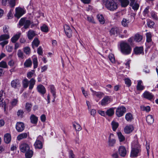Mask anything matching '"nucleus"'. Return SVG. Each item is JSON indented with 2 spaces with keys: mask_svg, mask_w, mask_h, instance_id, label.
<instances>
[{
  "mask_svg": "<svg viewBox=\"0 0 158 158\" xmlns=\"http://www.w3.org/2000/svg\"><path fill=\"white\" fill-rule=\"evenodd\" d=\"M120 48L121 52L125 55L130 54L132 51V48L130 44L125 41H123L121 42Z\"/></svg>",
  "mask_w": 158,
  "mask_h": 158,
  "instance_id": "nucleus-1",
  "label": "nucleus"
},
{
  "mask_svg": "<svg viewBox=\"0 0 158 158\" xmlns=\"http://www.w3.org/2000/svg\"><path fill=\"white\" fill-rule=\"evenodd\" d=\"M105 3L106 7L110 11H114L118 8V5L114 0H106Z\"/></svg>",
  "mask_w": 158,
  "mask_h": 158,
  "instance_id": "nucleus-2",
  "label": "nucleus"
},
{
  "mask_svg": "<svg viewBox=\"0 0 158 158\" xmlns=\"http://www.w3.org/2000/svg\"><path fill=\"white\" fill-rule=\"evenodd\" d=\"M140 146L139 144H137L136 146L132 144L131 156L133 157H137L140 152Z\"/></svg>",
  "mask_w": 158,
  "mask_h": 158,
  "instance_id": "nucleus-3",
  "label": "nucleus"
},
{
  "mask_svg": "<svg viewBox=\"0 0 158 158\" xmlns=\"http://www.w3.org/2000/svg\"><path fill=\"white\" fill-rule=\"evenodd\" d=\"M9 35L8 34L2 35L0 36V41H2L0 43V44L2 48H3L4 46L7 44L8 43V39L9 38Z\"/></svg>",
  "mask_w": 158,
  "mask_h": 158,
  "instance_id": "nucleus-4",
  "label": "nucleus"
},
{
  "mask_svg": "<svg viewBox=\"0 0 158 158\" xmlns=\"http://www.w3.org/2000/svg\"><path fill=\"white\" fill-rule=\"evenodd\" d=\"M31 24V21L29 20H26L24 18H21L19 22V24L20 26L24 25L23 27L26 29L29 28Z\"/></svg>",
  "mask_w": 158,
  "mask_h": 158,
  "instance_id": "nucleus-5",
  "label": "nucleus"
},
{
  "mask_svg": "<svg viewBox=\"0 0 158 158\" xmlns=\"http://www.w3.org/2000/svg\"><path fill=\"white\" fill-rule=\"evenodd\" d=\"M122 31V30L121 28L114 27L111 29L109 31V32L111 35H115L116 34L117 35L119 34Z\"/></svg>",
  "mask_w": 158,
  "mask_h": 158,
  "instance_id": "nucleus-6",
  "label": "nucleus"
},
{
  "mask_svg": "<svg viewBox=\"0 0 158 158\" xmlns=\"http://www.w3.org/2000/svg\"><path fill=\"white\" fill-rule=\"evenodd\" d=\"M43 139V137L41 136H39L37 138L34 146L35 148L39 149H41L43 147V145L41 141Z\"/></svg>",
  "mask_w": 158,
  "mask_h": 158,
  "instance_id": "nucleus-7",
  "label": "nucleus"
},
{
  "mask_svg": "<svg viewBox=\"0 0 158 158\" xmlns=\"http://www.w3.org/2000/svg\"><path fill=\"white\" fill-rule=\"evenodd\" d=\"M116 143V140L114 135L113 134L110 133L109 136L108 142V145L109 147H113Z\"/></svg>",
  "mask_w": 158,
  "mask_h": 158,
  "instance_id": "nucleus-8",
  "label": "nucleus"
},
{
  "mask_svg": "<svg viewBox=\"0 0 158 158\" xmlns=\"http://www.w3.org/2000/svg\"><path fill=\"white\" fill-rule=\"evenodd\" d=\"M126 112V108L123 106L118 107L116 111V114L118 117L122 116Z\"/></svg>",
  "mask_w": 158,
  "mask_h": 158,
  "instance_id": "nucleus-9",
  "label": "nucleus"
},
{
  "mask_svg": "<svg viewBox=\"0 0 158 158\" xmlns=\"http://www.w3.org/2000/svg\"><path fill=\"white\" fill-rule=\"evenodd\" d=\"M111 101V97L106 96L101 101V104L102 106H105L110 103Z\"/></svg>",
  "mask_w": 158,
  "mask_h": 158,
  "instance_id": "nucleus-10",
  "label": "nucleus"
},
{
  "mask_svg": "<svg viewBox=\"0 0 158 158\" xmlns=\"http://www.w3.org/2000/svg\"><path fill=\"white\" fill-rule=\"evenodd\" d=\"M118 152L120 156L124 157L127 154V151L124 146H121L119 147L118 149Z\"/></svg>",
  "mask_w": 158,
  "mask_h": 158,
  "instance_id": "nucleus-11",
  "label": "nucleus"
},
{
  "mask_svg": "<svg viewBox=\"0 0 158 158\" xmlns=\"http://www.w3.org/2000/svg\"><path fill=\"white\" fill-rule=\"evenodd\" d=\"M15 11L16 13L15 16L18 19L19 18L25 13V11L24 10L21 8H16Z\"/></svg>",
  "mask_w": 158,
  "mask_h": 158,
  "instance_id": "nucleus-12",
  "label": "nucleus"
},
{
  "mask_svg": "<svg viewBox=\"0 0 158 158\" xmlns=\"http://www.w3.org/2000/svg\"><path fill=\"white\" fill-rule=\"evenodd\" d=\"M64 27L67 36L69 38L72 37V31L70 27L68 25L65 24L64 26Z\"/></svg>",
  "mask_w": 158,
  "mask_h": 158,
  "instance_id": "nucleus-13",
  "label": "nucleus"
},
{
  "mask_svg": "<svg viewBox=\"0 0 158 158\" xmlns=\"http://www.w3.org/2000/svg\"><path fill=\"white\" fill-rule=\"evenodd\" d=\"M25 128L24 123L22 122H18L16 125V128L18 132H21Z\"/></svg>",
  "mask_w": 158,
  "mask_h": 158,
  "instance_id": "nucleus-14",
  "label": "nucleus"
},
{
  "mask_svg": "<svg viewBox=\"0 0 158 158\" xmlns=\"http://www.w3.org/2000/svg\"><path fill=\"white\" fill-rule=\"evenodd\" d=\"M20 150L23 152H26L30 150L29 145L26 143L22 144L20 147Z\"/></svg>",
  "mask_w": 158,
  "mask_h": 158,
  "instance_id": "nucleus-15",
  "label": "nucleus"
},
{
  "mask_svg": "<svg viewBox=\"0 0 158 158\" xmlns=\"http://www.w3.org/2000/svg\"><path fill=\"white\" fill-rule=\"evenodd\" d=\"M134 51L136 55L143 54V48L142 47H135L134 49Z\"/></svg>",
  "mask_w": 158,
  "mask_h": 158,
  "instance_id": "nucleus-16",
  "label": "nucleus"
},
{
  "mask_svg": "<svg viewBox=\"0 0 158 158\" xmlns=\"http://www.w3.org/2000/svg\"><path fill=\"white\" fill-rule=\"evenodd\" d=\"M11 85L15 88H18L20 87V82L18 80H13L11 81Z\"/></svg>",
  "mask_w": 158,
  "mask_h": 158,
  "instance_id": "nucleus-17",
  "label": "nucleus"
},
{
  "mask_svg": "<svg viewBox=\"0 0 158 158\" xmlns=\"http://www.w3.org/2000/svg\"><path fill=\"white\" fill-rule=\"evenodd\" d=\"M37 89L38 92L42 94H44L46 92L45 88L42 85H40L37 86Z\"/></svg>",
  "mask_w": 158,
  "mask_h": 158,
  "instance_id": "nucleus-18",
  "label": "nucleus"
},
{
  "mask_svg": "<svg viewBox=\"0 0 158 158\" xmlns=\"http://www.w3.org/2000/svg\"><path fill=\"white\" fill-rule=\"evenodd\" d=\"M134 129L132 125H127L124 129V131L126 133L129 134Z\"/></svg>",
  "mask_w": 158,
  "mask_h": 158,
  "instance_id": "nucleus-19",
  "label": "nucleus"
},
{
  "mask_svg": "<svg viewBox=\"0 0 158 158\" xmlns=\"http://www.w3.org/2000/svg\"><path fill=\"white\" fill-rule=\"evenodd\" d=\"M143 96L144 98L149 100L152 99L153 97V95L151 93L147 91H146L144 93Z\"/></svg>",
  "mask_w": 158,
  "mask_h": 158,
  "instance_id": "nucleus-20",
  "label": "nucleus"
},
{
  "mask_svg": "<svg viewBox=\"0 0 158 158\" xmlns=\"http://www.w3.org/2000/svg\"><path fill=\"white\" fill-rule=\"evenodd\" d=\"M35 35L36 34L34 31L30 30L27 33V37L29 39L31 40L35 36Z\"/></svg>",
  "mask_w": 158,
  "mask_h": 158,
  "instance_id": "nucleus-21",
  "label": "nucleus"
},
{
  "mask_svg": "<svg viewBox=\"0 0 158 158\" xmlns=\"http://www.w3.org/2000/svg\"><path fill=\"white\" fill-rule=\"evenodd\" d=\"M115 108H111L108 109L106 111V114L108 116H111L114 114V110Z\"/></svg>",
  "mask_w": 158,
  "mask_h": 158,
  "instance_id": "nucleus-22",
  "label": "nucleus"
},
{
  "mask_svg": "<svg viewBox=\"0 0 158 158\" xmlns=\"http://www.w3.org/2000/svg\"><path fill=\"white\" fill-rule=\"evenodd\" d=\"M120 2L121 6L123 7H127L129 3V0H118Z\"/></svg>",
  "mask_w": 158,
  "mask_h": 158,
  "instance_id": "nucleus-23",
  "label": "nucleus"
},
{
  "mask_svg": "<svg viewBox=\"0 0 158 158\" xmlns=\"http://www.w3.org/2000/svg\"><path fill=\"white\" fill-rule=\"evenodd\" d=\"M31 122L33 124H36L37 123L38 118L33 114H31L30 118Z\"/></svg>",
  "mask_w": 158,
  "mask_h": 158,
  "instance_id": "nucleus-24",
  "label": "nucleus"
},
{
  "mask_svg": "<svg viewBox=\"0 0 158 158\" xmlns=\"http://www.w3.org/2000/svg\"><path fill=\"white\" fill-rule=\"evenodd\" d=\"M145 87L143 86V82L142 81H138L137 89L138 90H142L144 89Z\"/></svg>",
  "mask_w": 158,
  "mask_h": 158,
  "instance_id": "nucleus-25",
  "label": "nucleus"
},
{
  "mask_svg": "<svg viewBox=\"0 0 158 158\" xmlns=\"http://www.w3.org/2000/svg\"><path fill=\"white\" fill-rule=\"evenodd\" d=\"M143 39V36L138 33L135 34L134 36V40L136 42H140Z\"/></svg>",
  "mask_w": 158,
  "mask_h": 158,
  "instance_id": "nucleus-26",
  "label": "nucleus"
},
{
  "mask_svg": "<svg viewBox=\"0 0 158 158\" xmlns=\"http://www.w3.org/2000/svg\"><path fill=\"white\" fill-rule=\"evenodd\" d=\"M11 136L10 134L6 133L5 135L4 136V140L6 143H9L11 141Z\"/></svg>",
  "mask_w": 158,
  "mask_h": 158,
  "instance_id": "nucleus-27",
  "label": "nucleus"
},
{
  "mask_svg": "<svg viewBox=\"0 0 158 158\" xmlns=\"http://www.w3.org/2000/svg\"><path fill=\"white\" fill-rule=\"evenodd\" d=\"M28 134L26 133H23L19 135L17 137V139L18 140H20L23 139H25L27 137Z\"/></svg>",
  "mask_w": 158,
  "mask_h": 158,
  "instance_id": "nucleus-28",
  "label": "nucleus"
},
{
  "mask_svg": "<svg viewBox=\"0 0 158 158\" xmlns=\"http://www.w3.org/2000/svg\"><path fill=\"white\" fill-rule=\"evenodd\" d=\"M21 34L20 32H18L16 34L13 36L11 39L12 42L15 43L18 40Z\"/></svg>",
  "mask_w": 158,
  "mask_h": 158,
  "instance_id": "nucleus-29",
  "label": "nucleus"
},
{
  "mask_svg": "<svg viewBox=\"0 0 158 158\" xmlns=\"http://www.w3.org/2000/svg\"><path fill=\"white\" fill-rule=\"evenodd\" d=\"M51 93L52 94L53 97L55 98L56 97V92L55 91L56 89L53 85H50L48 87Z\"/></svg>",
  "mask_w": 158,
  "mask_h": 158,
  "instance_id": "nucleus-30",
  "label": "nucleus"
},
{
  "mask_svg": "<svg viewBox=\"0 0 158 158\" xmlns=\"http://www.w3.org/2000/svg\"><path fill=\"white\" fill-rule=\"evenodd\" d=\"M146 121L148 124H151L154 121V118L152 115H149L146 117Z\"/></svg>",
  "mask_w": 158,
  "mask_h": 158,
  "instance_id": "nucleus-31",
  "label": "nucleus"
},
{
  "mask_svg": "<svg viewBox=\"0 0 158 158\" xmlns=\"http://www.w3.org/2000/svg\"><path fill=\"white\" fill-rule=\"evenodd\" d=\"M125 118L127 121L131 122L133 119V117L131 113H128L126 114Z\"/></svg>",
  "mask_w": 158,
  "mask_h": 158,
  "instance_id": "nucleus-32",
  "label": "nucleus"
},
{
  "mask_svg": "<svg viewBox=\"0 0 158 158\" xmlns=\"http://www.w3.org/2000/svg\"><path fill=\"white\" fill-rule=\"evenodd\" d=\"M32 64V62L30 59L26 60L24 63V65L25 67H31Z\"/></svg>",
  "mask_w": 158,
  "mask_h": 158,
  "instance_id": "nucleus-33",
  "label": "nucleus"
},
{
  "mask_svg": "<svg viewBox=\"0 0 158 158\" xmlns=\"http://www.w3.org/2000/svg\"><path fill=\"white\" fill-rule=\"evenodd\" d=\"M111 125L112 126L113 131H115L118 126L119 124L118 122L114 121H113L111 122Z\"/></svg>",
  "mask_w": 158,
  "mask_h": 158,
  "instance_id": "nucleus-34",
  "label": "nucleus"
},
{
  "mask_svg": "<svg viewBox=\"0 0 158 158\" xmlns=\"http://www.w3.org/2000/svg\"><path fill=\"white\" fill-rule=\"evenodd\" d=\"M90 90L93 93V94L94 95H95L97 97L99 98H102L103 95V94L101 92H97L93 90L91 88L90 89Z\"/></svg>",
  "mask_w": 158,
  "mask_h": 158,
  "instance_id": "nucleus-35",
  "label": "nucleus"
},
{
  "mask_svg": "<svg viewBox=\"0 0 158 158\" xmlns=\"http://www.w3.org/2000/svg\"><path fill=\"white\" fill-rule=\"evenodd\" d=\"M97 17L98 21L100 23L102 24H103L105 23V21L102 15H97Z\"/></svg>",
  "mask_w": 158,
  "mask_h": 158,
  "instance_id": "nucleus-36",
  "label": "nucleus"
},
{
  "mask_svg": "<svg viewBox=\"0 0 158 158\" xmlns=\"http://www.w3.org/2000/svg\"><path fill=\"white\" fill-rule=\"evenodd\" d=\"M40 44V41L37 38H35L32 42V47L34 48V46L37 47Z\"/></svg>",
  "mask_w": 158,
  "mask_h": 158,
  "instance_id": "nucleus-37",
  "label": "nucleus"
},
{
  "mask_svg": "<svg viewBox=\"0 0 158 158\" xmlns=\"http://www.w3.org/2000/svg\"><path fill=\"white\" fill-rule=\"evenodd\" d=\"M146 41L147 42L149 43L151 42L152 39V34L150 32L147 33H146Z\"/></svg>",
  "mask_w": 158,
  "mask_h": 158,
  "instance_id": "nucleus-38",
  "label": "nucleus"
},
{
  "mask_svg": "<svg viewBox=\"0 0 158 158\" xmlns=\"http://www.w3.org/2000/svg\"><path fill=\"white\" fill-rule=\"evenodd\" d=\"M8 64L11 67L17 65V61L15 60L11 59L8 62Z\"/></svg>",
  "mask_w": 158,
  "mask_h": 158,
  "instance_id": "nucleus-39",
  "label": "nucleus"
},
{
  "mask_svg": "<svg viewBox=\"0 0 158 158\" xmlns=\"http://www.w3.org/2000/svg\"><path fill=\"white\" fill-rule=\"evenodd\" d=\"M117 135L120 142H123L125 140V138L121 132H118Z\"/></svg>",
  "mask_w": 158,
  "mask_h": 158,
  "instance_id": "nucleus-40",
  "label": "nucleus"
},
{
  "mask_svg": "<svg viewBox=\"0 0 158 158\" xmlns=\"http://www.w3.org/2000/svg\"><path fill=\"white\" fill-rule=\"evenodd\" d=\"M33 154V151L30 150L27 152L25 153V156L27 158H31Z\"/></svg>",
  "mask_w": 158,
  "mask_h": 158,
  "instance_id": "nucleus-41",
  "label": "nucleus"
},
{
  "mask_svg": "<svg viewBox=\"0 0 158 158\" xmlns=\"http://www.w3.org/2000/svg\"><path fill=\"white\" fill-rule=\"evenodd\" d=\"M140 108L142 110L145 111L147 112H148L150 110V107L149 106H140Z\"/></svg>",
  "mask_w": 158,
  "mask_h": 158,
  "instance_id": "nucleus-42",
  "label": "nucleus"
},
{
  "mask_svg": "<svg viewBox=\"0 0 158 158\" xmlns=\"http://www.w3.org/2000/svg\"><path fill=\"white\" fill-rule=\"evenodd\" d=\"M129 23V21L125 18L123 19L121 22L122 25L124 27H127Z\"/></svg>",
  "mask_w": 158,
  "mask_h": 158,
  "instance_id": "nucleus-43",
  "label": "nucleus"
},
{
  "mask_svg": "<svg viewBox=\"0 0 158 158\" xmlns=\"http://www.w3.org/2000/svg\"><path fill=\"white\" fill-rule=\"evenodd\" d=\"M33 62L34 65V68L35 69L37 67L38 63L37 58L36 57H34L33 58Z\"/></svg>",
  "mask_w": 158,
  "mask_h": 158,
  "instance_id": "nucleus-44",
  "label": "nucleus"
},
{
  "mask_svg": "<svg viewBox=\"0 0 158 158\" xmlns=\"http://www.w3.org/2000/svg\"><path fill=\"white\" fill-rule=\"evenodd\" d=\"M24 53L27 55H29L31 53V49L30 48L28 47H26L23 49Z\"/></svg>",
  "mask_w": 158,
  "mask_h": 158,
  "instance_id": "nucleus-45",
  "label": "nucleus"
},
{
  "mask_svg": "<svg viewBox=\"0 0 158 158\" xmlns=\"http://www.w3.org/2000/svg\"><path fill=\"white\" fill-rule=\"evenodd\" d=\"M40 28L42 31L45 32H47L48 31V26L45 24L41 26Z\"/></svg>",
  "mask_w": 158,
  "mask_h": 158,
  "instance_id": "nucleus-46",
  "label": "nucleus"
},
{
  "mask_svg": "<svg viewBox=\"0 0 158 158\" xmlns=\"http://www.w3.org/2000/svg\"><path fill=\"white\" fill-rule=\"evenodd\" d=\"M0 67L3 68H7L8 66L6 62L2 61L0 62Z\"/></svg>",
  "mask_w": 158,
  "mask_h": 158,
  "instance_id": "nucleus-47",
  "label": "nucleus"
},
{
  "mask_svg": "<svg viewBox=\"0 0 158 158\" xmlns=\"http://www.w3.org/2000/svg\"><path fill=\"white\" fill-rule=\"evenodd\" d=\"M139 4L137 3V2L133 4H132V5L131 6L132 7V9H133L134 10L136 11L139 8Z\"/></svg>",
  "mask_w": 158,
  "mask_h": 158,
  "instance_id": "nucleus-48",
  "label": "nucleus"
},
{
  "mask_svg": "<svg viewBox=\"0 0 158 158\" xmlns=\"http://www.w3.org/2000/svg\"><path fill=\"white\" fill-rule=\"evenodd\" d=\"M35 83V80H30L29 81V89H31L33 87Z\"/></svg>",
  "mask_w": 158,
  "mask_h": 158,
  "instance_id": "nucleus-49",
  "label": "nucleus"
},
{
  "mask_svg": "<svg viewBox=\"0 0 158 158\" xmlns=\"http://www.w3.org/2000/svg\"><path fill=\"white\" fill-rule=\"evenodd\" d=\"M32 106L31 104L27 103L26 104L25 109L28 112H29L31 111V108Z\"/></svg>",
  "mask_w": 158,
  "mask_h": 158,
  "instance_id": "nucleus-50",
  "label": "nucleus"
},
{
  "mask_svg": "<svg viewBox=\"0 0 158 158\" xmlns=\"http://www.w3.org/2000/svg\"><path fill=\"white\" fill-rule=\"evenodd\" d=\"M108 57L109 60L112 63H114L115 62V58L114 55L112 54H110L109 55Z\"/></svg>",
  "mask_w": 158,
  "mask_h": 158,
  "instance_id": "nucleus-51",
  "label": "nucleus"
},
{
  "mask_svg": "<svg viewBox=\"0 0 158 158\" xmlns=\"http://www.w3.org/2000/svg\"><path fill=\"white\" fill-rule=\"evenodd\" d=\"M73 126L76 131H79L81 129V127L80 125L78 123H76V124H74Z\"/></svg>",
  "mask_w": 158,
  "mask_h": 158,
  "instance_id": "nucleus-52",
  "label": "nucleus"
},
{
  "mask_svg": "<svg viewBox=\"0 0 158 158\" xmlns=\"http://www.w3.org/2000/svg\"><path fill=\"white\" fill-rule=\"evenodd\" d=\"M29 83V81H28L27 80H23V87L24 88H27Z\"/></svg>",
  "mask_w": 158,
  "mask_h": 158,
  "instance_id": "nucleus-53",
  "label": "nucleus"
},
{
  "mask_svg": "<svg viewBox=\"0 0 158 158\" xmlns=\"http://www.w3.org/2000/svg\"><path fill=\"white\" fill-rule=\"evenodd\" d=\"M17 55L19 57L22 59L24 58L23 54V52L20 50H19L18 51Z\"/></svg>",
  "mask_w": 158,
  "mask_h": 158,
  "instance_id": "nucleus-54",
  "label": "nucleus"
},
{
  "mask_svg": "<svg viewBox=\"0 0 158 158\" xmlns=\"http://www.w3.org/2000/svg\"><path fill=\"white\" fill-rule=\"evenodd\" d=\"M16 0H10L9 3L11 7H13L15 5Z\"/></svg>",
  "mask_w": 158,
  "mask_h": 158,
  "instance_id": "nucleus-55",
  "label": "nucleus"
},
{
  "mask_svg": "<svg viewBox=\"0 0 158 158\" xmlns=\"http://www.w3.org/2000/svg\"><path fill=\"white\" fill-rule=\"evenodd\" d=\"M86 19L90 23H95V22L94 21V19H93V17L92 16H87V17Z\"/></svg>",
  "mask_w": 158,
  "mask_h": 158,
  "instance_id": "nucleus-56",
  "label": "nucleus"
},
{
  "mask_svg": "<svg viewBox=\"0 0 158 158\" xmlns=\"http://www.w3.org/2000/svg\"><path fill=\"white\" fill-rule=\"evenodd\" d=\"M149 6H147L145 8L143 12V14L144 15L146 16L148 15V13L149 12Z\"/></svg>",
  "mask_w": 158,
  "mask_h": 158,
  "instance_id": "nucleus-57",
  "label": "nucleus"
},
{
  "mask_svg": "<svg viewBox=\"0 0 158 158\" xmlns=\"http://www.w3.org/2000/svg\"><path fill=\"white\" fill-rule=\"evenodd\" d=\"M24 112L22 110H19L17 112V115L20 118H22Z\"/></svg>",
  "mask_w": 158,
  "mask_h": 158,
  "instance_id": "nucleus-58",
  "label": "nucleus"
},
{
  "mask_svg": "<svg viewBox=\"0 0 158 158\" xmlns=\"http://www.w3.org/2000/svg\"><path fill=\"white\" fill-rule=\"evenodd\" d=\"M151 16L152 18L155 20L158 19V17L157 14L154 12L152 11L151 12Z\"/></svg>",
  "mask_w": 158,
  "mask_h": 158,
  "instance_id": "nucleus-59",
  "label": "nucleus"
},
{
  "mask_svg": "<svg viewBox=\"0 0 158 158\" xmlns=\"http://www.w3.org/2000/svg\"><path fill=\"white\" fill-rule=\"evenodd\" d=\"M125 84L127 86L129 87L131 85V80H124Z\"/></svg>",
  "mask_w": 158,
  "mask_h": 158,
  "instance_id": "nucleus-60",
  "label": "nucleus"
},
{
  "mask_svg": "<svg viewBox=\"0 0 158 158\" xmlns=\"http://www.w3.org/2000/svg\"><path fill=\"white\" fill-rule=\"evenodd\" d=\"M6 48L8 52H10L12 51L13 49V47L12 46L9 45L6 46Z\"/></svg>",
  "mask_w": 158,
  "mask_h": 158,
  "instance_id": "nucleus-61",
  "label": "nucleus"
},
{
  "mask_svg": "<svg viewBox=\"0 0 158 158\" xmlns=\"http://www.w3.org/2000/svg\"><path fill=\"white\" fill-rule=\"evenodd\" d=\"M154 24V23L151 20L148 21L147 23L148 26L150 27H152Z\"/></svg>",
  "mask_w": 158,
  "mask_h": 158,
  "instance_id": "nucleus-62",
  "label": "nucleus"
},
{
  "mask_svg": "<svg viewBox=\"0 0 158 158\" xmlns=\"http://www.w3.org/2000/svg\"><path fill=\"white\" fill-rule=\"evenodd\" d=\"M37 53L38 54L40 55H42L43 52L41 46H40L37 50Z\"/></svg>",
  "mask_w": 158,
  "mask_h": 158,
  "instance_id": "nucleus-63",
  "label": "nucleus"
},
{
  "mask_svg": "<svg viewBox=\"0 0 158 158\" xmlns=\"http://www.w3.org/2000/svg\"><path fill=\"white\" fill-rule=\"evenodd\" d=\"M2 96V93L0 91V106H3L4 105L3 102H2V100L1 98V97Z\"/></svg>",
  "mask_w": 158,
  "mask_h": 158,
  "instance_id": "nucleus-64",
  "label": "nucleus"
}]
</instances>
